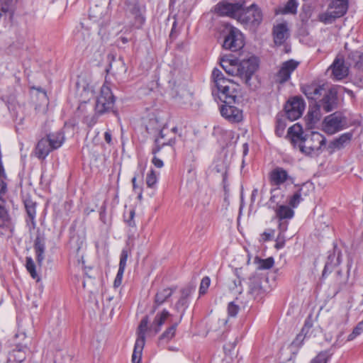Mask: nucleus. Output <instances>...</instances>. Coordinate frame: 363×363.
Masks as SVG:
<instances>
[{
    "label": "nucleus",
    "mask_w": 363,
    "mask_h": 363,
    "mask_svg": "<svg viewBox=\"0 0 363 363\" xmlns=\"http://www.w3.org/2000/svg\"><path fill=\"white\" fill-rule=\"evenodd\" d=\"M288 135L292 144L298 145L302 152L311 156L318 155L326 141L325 138L318 132H313L303 137L302 128L297 124L289 128Z\"/></svg>",
    "instance_id": "nucleus-1"
},
{
    "label": "nucleus",
    "mask_w": 363,
    "mask_h": 363,
    "mask_svg": "<svg viewBox=\"0 0 363 363\" xmlns=\"http://www.w3.org/2000/svg\"><path fill=\"white\" fill-rule=\"evenodd\" d=\"M220 65L227 74L238 77L242 82L248 84L252 76L256 72L258 65L255 58L238 62L236 58L223 57Z\"/></svg>",
    "instance_id": "nucleus-2"
},
{
    "label": "nucleus",
    "mask_w": 363,
    "mask_h": 363,
    "mask_svg": "<svg viewBox=\"0 0 363 363\" xmlns=\"http://www.w3.org/2000/svg\"><path fill=\"white\" fill-rule=\"evenodd\" d=\"M212 78L220 100L226 104L234 103L236 94L232 80L225 78L222 72L216 68L213 70Z\"/></svg>",
    "instance_id": "nucleus-3"
},
{
    "label": "nucleus",
    "mask_w": 363,
    "mask_h": 363,
    "mask_svg": "<svg viewBox=\"0 0 363 363\" xmlns=\"http://www.w3.org/2000/svg\"><path fill=\"white\" fill-rule=\"evenodd\" d=\"M348 9V0H333L326 11L318 15V19L325 24H330L343 16Z\"/></svg>",
    "instance_id": "nucleus-4"
},
{
    "label": "nucleus",
    "mask_w": 363,
    "mask_h": 363,
    "mask_svg": "<svg viewBox=\"0 0 363 363\" xmlns=\"http://www.w3.org/2000/svg\"><path fill=\"white\" fill-rule=\"evenodd\" d=\"M237 20L246 26L257 27L262 21V13L255 4H252L245 9H242L241 6Z\"/></svg>",
    "instance_id": "nucleus-5"
},
{
    "label": "nucleus",
    "mask_w": 363,
    "mask_h": 363,
    "mask_svg": "<svg viewBox=\"0 0 363 363\" xmlns=\"http://www.w3.org/2000/svg\"><path fill=\"white\" fill-rule=\"evenodd\" d=\"M126 15L130 18L132 26L136 28H140L145 21L143 15L145 6H142L138 0H133L128 1L126 4Z\"/></svg>",
    "instance_id": "nucleus-6"
},
{
    "label": "nucleus",
    "mask_w": 363,
    "mask_h": 363,
    "mask_svg": "<svg viewBox=\"0 0 363 363\" xmlns=\"http://www.w3.org/2000/svg\"><path fill=\"white\" fill-rule=\"evenodd\" d=\"M114 96L111 89L103 85L100 89V94L96 98L95 110L99 114H103L112 109L114 104Z\"/></svg>",
    "instance_id": "nucleus-7"
},
{
    "label": "nucleus",
    "mask_w": 363,
    "mask_h": 363,
    "mask_svg": "<svg viewBox=\"0 0 363 363\" xmlns=\"http://www.w3.org/2000/svg\"><path fill=\"white\" fill-rule=\"evenodd\" d=\"M313 189V183H301V184L295 185L293 194L287 198L288 206L294 210L303 200V196H308Z\"/></svg>",
    "instance_id": "nucleus-8"
},
{
    "label": "nucleus",
    "mask_w": 363,
    "mask_h": 363,
    "mask_svg": "<svg viewBox=\"0 0 363 363\" xmlns=\"http://www.w3.org/2000/svg\"><path fill=\"white\" fill-rule=\"evenodd\" d=\"M244 45L243 35L236 28L230 27L225 37L223 44V48L235 52L241 49Z\"/></svg>",
    "instance_id": "nucleus-9"
},
{
    "label": "nucleus",
    "mask_w": 363,
    "mask_h": 363,
    "mask_svg": "<svg viewBox=\"0 0 363 363\" xmlns=\"http://www.w3.org/2000/svg\"><path fill=\"white\" fill-rule=\"evenodd\" d=\"M276 217L279 219V230L280 233H284L288 228V220L294 217L295 212L291 207L286 204H279L275 210Z\"/></svg>",
    "instance_id": "nucleus-10"
},
{
    "label": "nucleus",
    "mask_w": 363,
    "mask_h": 363,
    "mask_svg": "<svg viewBox=\"0 0 363 363\" xmlns=\"http://www.w3.org/2000/svg\"><path fill=\"white\" fill-rule=\"evenodd\" d=\"M177 127L169 129L164 126L160 131L159 137L155 139L156 147L152 149V153L156 154L164 145H173L175 143V133Z\"/></svg>",
    "instance_id": "nucleus-11"
},
{
    "label": "nucleus",
    "mask_w": 363,
    "mask_h": 363,
    "mask_svg": "<svg viewBox=\"0 0 363 363\" xmlns=\"http://www.w3.org/2000/svg\"><path fill=\"white\" fill-rule=\"evenodd\" d=\"M284 108L286 117L293 121L302 116L305 108V103L302 99L296 96L288 101Z\"/></svg>",
    "instance_id": "nucleus-12"
},
{
    "label": "nucleus",
    "mask_w": 363,
    "mask_h": 363,
    "mask_svg": "<svg viewBox=\"0 0 363 363\" xmlns=\"http://www.w3.org/2000/svg\"><path fill=\"white\" fill-rule=\"evenodd\" d=\"M317 106L325 112H330L337 106V91L336 88L328 89L322 98L317 101Z\"/></svg>",
    "instance_id": "nucleus-13"
},
{
    "label": "nucleus",
    "mask_w": 363,
    "mask_h": 363,
    "mask_svg": "<svg viewBox=\"0 0 363 363\" xmlns=\"http://www.w3.org/2000/svg\"><path fill=\"white\" fill-rule=\"evenodd\" d=\"M323 125L325 133L330 135L335 134L342 128L344 118L341 113L335 112L325 118Z\"/></svg>",
    "instance_id": "nucleus-14"
},
{
    "label": "nucleus",
    "mask_w": 363,
    "mask_h": 363,
    "mask_svg": "<svg viewBox=\"0 0 363 363\" xmlns=\"http://www.w3.org/2000/svg\"><path fill=\"white\" fill-rule=\"evenodd\" d=\"M299 62L294 60H289L284 62L275 76V81L279 84H284L289 81L291 74L298 67Z\"/></svg>",
    "instance_id": "nucleus-15"
},
{
    "label": "nucleus",
    "mask_w": 363,
    "mask_h": 363,
    "mask_svg": "<svg viewBox=\"0 0 363 363\" xmlns=\"http://www.w3.org/2000/svg\"><path fill=\"white\" fill-rule=\"evenodd\" d=\"M240 7L241 4L239 3H230L223 1L215 6L214 11L219 16H228L237 19Z\"/></svg>",
    "instance_id": "nucleus-16"
},
{
    "label": "nucleus",
    "mask_w": 363,
    "mask_h": 363,
    "mask_svg": "<svg viewBox=\"0 0 363 363\" xmlns=\"http://www.w3.org/2000/svg\"><path fill=\"white\" fill-rule=\"evenodd\" d=\"M231 104L224 103L220 108V114L230 123H238L242 120V112Z\"/></svg>",
    "instance_id": "nucleus-17"
},
{
    "label": "nucleus",
    "mask_w": 363,
    "mask_h": 363,
    "mask_svg": "<svg viewBox=\"0 0 363 363\" xmlns=\"http://www.w3.org/2000/svg\"><path fill=\"white\" fill-rule=\"evenodd\" d=\"M328 89L324 84L320 85L315 83L306 84L301 87V91L306 96L308 99L315 101H318Z\"/></svg>",
    "instance_id": "nucleus-18"
},
{
    "label": "nucleus",
    "mask_w": 363,
    "mask_h": 363,
    "mask_svg": "<svg viewBox=\"0 0 363 363\" xmlns=\"http://www.w3.org/2000/svg\"><path fill=\"white\" fill-rule=\"evenodd\" d=\"M352 58L355 60V74L353 78L354 84L363 89V53L354 52L352 53Z\"/></svg>",
    "instance_id": "nucleus-19"
},
{
    "label": "nucleus",
    "mask_w": 363,
    "mask_h": 363,
    "mask_svg": "<svg viewBox=\"0 0 363 363\" xmlns=\"http://www.w3.org/2000/svg\"><path fill=\"white\" fill-rule=\"evenodd\" d=\"M332 77L335 80H341L346 77L349 73V68L345 64L342 59L336 58L330 65Z\"/></svg>",
    "instance_id": "nucleus-20"
},
{
    "label": "nucleus",
    "mask_w": 363,
    "mask_h": 363,
    "mask_svg": "<svg viewBox=\"0 0 363 363\" xmlns=\"http://www.w3.org/2000/svg\"><path fill=\"white\" fill-rule=\"evenodd\" d=\"M148 318L144 317L138 328V338L135 341L133 351L143 352L145 343V333L148 326Z\"/></svg>",
    "instance_id": "nucleus-21"
},
{
    "label": "nucleus",
    "mask_w": 363,
    "mask_h": 363,
    "mask_svg": "<svg viewBox=\"0 0 363 363\" xmlns=\"http://www.w3.org/2000/svg\"><path fill=\"white\" fill-rule=\"evenodd\" d=\"M273 36L274 43L277 45H281L289 37V31L287 24L285 23H279L274 26Z\"/></svg>",
    "instance_id": "nucleus-22"
},
{
    "label": "nucleus",
    "mask_w": 363,
    "mask_h": 363,
    "mask_svg": "<svg viewBox=\"0 0 363 363\" xmlns=\"http://www.w3.org/2000/svg\"><path fill=\"white\" fill-rule=\"evenodd\" d=\"M228 168L227 164L223 160H218L214 162L211 170V174L215 180L225 182L227 179Z\"/></svg>",
    "instance_id": "nucleus-23"
},
{
    "label": "nucleus",
    "mask_w": 363,
    "mask_h": 363,
    "mask_svg": "<svg viewBox=\"0 0 363 363\" xmlns=\"http://www.w3.org/2000/svg\"><path fill=\"white\" fill-rule=\"evenodd\" d=\"M340 256L341 252L340 251L337 252V255H336V250L335 247L333 252H330L328 256L327 261L323 271V277L325 276L327 273H330L335 267L340 264Z\"/></svg>",
    "instance_id": "nucleus-24"
},
{
    "label": "nucleus",
    "mask_w": 363,
    "mask_h": 363,
    "mask_svg": "<svg viewBox=\"0 0 363 363\" xmlns=\"http://www.w3.org/2000/svg\"><path fill=\"white\" fill-rule=\"evenodd\" d=\"M181 297L175 304V309L181 313L179 322H180L183 318L184 313L186 308L188 307V297L191 294V289H183L181 291Z\"/></svg>",
    "instance_id": "nucleus-25"
},
{
    "label": "nucleus",
    "mask_w": 363,
    "mask_h": 363,
    "mask_svg": "<svg viewBox=\"0 0 363 363\" xmlns=\"http://www.w3.org/2000/svg\"><path fill=\"white\" fill-rule=\"evenodd\" d=\"M34 250L36 255V261L40 266L45 259V240L41 235H38L34 242Z\"/></svg>",
    "instance_id": "nucleus-26"
},
{
    "label": "nucleus",
    "mask_w": 363,
    "mask_h": 363,
    "mask_svg": "<svg viewBox=\"0 0 363 363\" xmlns=\"http://www.w3.org/2000/svg\"><path fill=\"white\" fill-rule=\"evenodd\" d=\"M172 288L162 289L157 291L155 297V303L152 306V313H155L157 308L163 304L173 294Z\"/></svg>",
    "instance_id": "nucleus-27"
},
{
    "label": "nucleus",
    "mask_w": 363,
    "mask_h": 363,
    "mask_svg": "<svg viewBox=\"0 0 363 363\" xmlns=\"http://www.w3.org/2000/svg\"><path fill=\"white\" fill-rule=\"evenodd\" d=\"M249 293L255 298H261L264 293L261 285V281L258 277H252L250 279Z\"/></svg>",
    "instance_id": "nucleus-28"
},
{
    "label": "nucleus",
    "mask_w": 363,
    "mask_h": 363,
    "mask_svg": "<svg viewBox=\"0 0 363 363\" xmlns=\"http://www.w3.org/2000/svg\"><path fill=\"white\" fill-rule=\"evenodd\" d=\"M169 316L170 313L166 309H164L162 312L158 313L155 317L150 329L154 330L155 333H157L159 331H160L161 327Z\"/></svg>",
    "instance_id": "nucleus-29"
},
{
    "label": "nucleus",
    "mask_w": 363,
    "mask_h": 363,
    "mask_svg": "<svg viewBox=\"0 0 363 363\" xmlns=\"http://www.w3.org/2000/svg\"><path fill=\"white\" fill-rule=\"evenodd\" d=\"M52 150L47 137L42 138L36 146V154L40 158H45Z\"/></svg>",
    "instance_id": "nucleus-30"
},
{
    "label": "nucleus",
    "mask_w": 363,
    "mask_h": 363,
    "mask_svg": "<svg viewBox=\"0 0 363 363\" xmlns=\"http://www.w3.org/2000/svg\"><path fill=\"white\" fill-rule=\"evenodd\" d=\"M352 138V133H345L342 134L340 137L335 139L331 143L330 147L334 149H342L351 141Z\"/></svg>",
    "instance_id": "nucleus-31"
},
{
    "label": "nucleus",
    "mask_w": 363,
    "mask_h": 363,
    "mask_svg": "<svg viewBox=\"0 0 363 363\" xmlns=\"http://www.w3.org/2000/svg\"><path fill=\"white\" fill-rule=\"evenodd\" d=\"M108 72H111L113 74H119L121 73H125L127 72V67L122 58L113 60V62H110L109 68L107 69Z\"/></svg>",
    "instance_id": "nucleus-32"
},
{
    "label": "nucleus",
    "mask_w": 363,
    "mask_h": 363,
    "mask_svg": "<svg viewBox=\"0 0 363 363\" xmlns=\"http://www.w3.org/2000/svg\"><path fill=\"white\" fill-rule=\"evenodd\" d=\"M23 203L27 215L30 222L34 225L36 216V203L30 198H25L23 199Z\"/></svg>",
    "instance_id": "nucleus-33"
},
{
    "label": "nucleus",
    "mask_w": 363,
    "mask_h": 363,
    "mask_svg": "<svg viewBox=\"0 0 363 363\" xmlns=\"http://www.w3.org/2000/svg\"><path fill=\"white\" fill-rule=\"evenodd\" d=\"M47 138L51 145V147L54 150L58 149L62 146L65 141V136L62 132H56L50 133Z\"/></svg>",
    "instance_id": "nucleus-34"
},
{
    "label": "nucleus",
    "mask_w": 363,
    "mask_h": 363,
    "mask_svg": "<svg viewBox=\"0 0 363 363\" xmlns=\"http://www.w3.org/2000/svg\"><path fill=\"white\" fill-rule=\"evenodd\" d=\"M271 182H286L291 179L286 170L281 167L273 169L270 174Z\"/></svg>",
    "instance_id": "nucleus-35"
},
{
    "label": "nucleus",
    "mask_w": 363,
    "mask_h": 363,
    "mask_svg": "<svg viewBox=\"0 0 363 363\" xmlns=\"http://www.w3.org/2000/svg\"><path fill=\"white\" fill-rule=\"evenodd\" d=\"M129 255V252L127 249H123L121 251L119 262V268L116 278L123 279L124 271L126 267L127 259Z\"/></svg>",
    "instance_id": "nucleus-36"
},
{
    "label": "nucleus",
    "mask_w": 363,
    "mask_h": 363,
    "mask_svg": "<svg viewBox=\"0 0 363 363\" xmlns=\"http://www.w3.org/2000/svg\"><path fill=\"white\" fill-rule=\"evenodd\" d=\"M135 211L131 208L124 212L123 219L126 225L131 229H136V223L135 221Z\"/></svg>",
    "instance_id": "nucleus-37"
},
{
    "label": "nucleus",
    "mask_w": 363,
    "mask_h": 363,
    "mask_svg": "<svg viewBox=\"0 0 363 363\" xmlns=\"http://www.w3.org/2000/svg\"><path fill=\"white\" fill-rule=\"evenodd\" d=\"M145 183H133V187L134 192L137 194L138 200L141 201L143 198V189ZM156 183H145L146 189H154L155 188Z\"/></svg>",
    "instance_id": "nucleus-38"
},
{
    "label": "nucleus",
    "mask_w": 363,
    "mask_h": 363,
    "mask_svg": "<svg viewBox=\"0 0 363 363\" xmlns=\"http://www.w3.org/2000/svg\"><path fill=\"white\" fill-rule=\"evenodd\" d=\"M26 348V346L17 345L16 349L13 350L11 354V357L18 363L22 362L26 359V353L24 350Z\"/></svg>",
    "instance_id": "nucleus-39"
},
{
    "label": "nucleus",
    "mask_w": 363,
    "mask_h": 363,
    "mask_svg": "<svg viewBox=\"0 0 363 363\" xmlns=\"http://www.w3.org/2000/svg\"><path fill=\"white\" fill-rule=\"evenodd\" d=\"M179 322L175 323L171 326H169L160 336V340H164L166 342L172 340L176 333L177 327L178 325Z\"/></svg>",
    "instance_id": "nucleus-40"
},
{
    "label": "nucleus",
    "mask_w": 363,
    "mask_h": 363,
    "mask_svg": "<svg viewBox=\"0 0 363 363\" xmlns=\"http://www.w3.org/2000/svg\"><path fill=\"white\" fill-rule=\"evenodd\" d=\"M26 267L31 277L36 279L37 281H39L40 279L36 272L35 264L33 259L30 257H26Z\"/></svg>",
    "instance_id": "nucleus-41"
},
{
    "label": "nucleus",
    "mask_w": 363,
    "mask_h": 363,
    "mask_svg": "<svg viewBox=\"0 0 363 363\" xmlns=\"http://www.w3.org/2000/svg\"><path fill=\"white\" fill-rule=\"evenodd\" d=\"M13 1L7 0L4 3L0 4V17L4 15L9 14L10 16L13 13Z\"/></svg>",
    "instance_id": "nucleus-42"
},
{
    "label": "nucleus",
    "mask_w": 363,
    "mask_h": 363,
    "mask_svg": "<svg viewBox=\"0 0 363 363\" xmlns=\"http://www.w3.org/2000/svg\"><path fill=\"white\" fill-rule=\"evenodd\" d=\"M298 2L297 0H289L285 5L283 13H296L297 11Z\"/></svg>",
    "instance_id": "nucleus-43"
},
{
    "label": "nucleus",
    "mask_w": 363,
    "mask_h": 363,
    "mask_svg": "<svg viewBox=\"0 0 363 363\" xmlns=\"http://www.w3.org/2000/svg\"><path fill=\"white\" fill-rule=\"evenodd\" d=\"M286 124L285 122V119L282 118H277L276 121V128L275 133L277 135L281 137L283 135L284 133V130L286 128Z\"/></svg>",
    "instance_id": "nucleus-44"
},
{
    "label": "nucleus",
    "mask_w": 363,
    "mask_h": 363,
    "mask_svg": "<svg viewBox=\"0 0 363 363\" xmlns=\"http://www.w3.org/2000/svg\"><path fill=\"white\" fill-rule=\"evenodd\" d=\"M363 332V320L359 322L347 337V341L353 340Z\"/></svg>",
    "instance_id": "nucleus-45"
},
{
    "label": "nucleus",
    "mask_w": 363,
    "mask_h": 363,
    "mask_svg": "<svg viewBox=\"0 0 363 363\" xmlns=\"http://www.w3.org/2000/svg\"><path fill=\"white\" fill-rule=\"evenodd\" d=\"M311 328V325H308L307 323L304 325V327L303 328L301 333L297 335L296 339L293 341V345L295 346L299 347L302 345V342L304 340L305 335L303 333L308 330Z\"/></svg>",
    "instance_id": "nucleus-46"
},
{
    "label": "nucleus",
    "mask_w": 363,
    "mask_h": 363,
    "mask_svg": "<svg viewBox=\"0 0 363 363\" xmlns=\"http://www.w3.org/2000/svg\"><path fill=\"white\" fill-rule=\"evenodd\" d=\"M94 91L93 86L89 84L86 86L82 85V96H84V99L89 100L91 97L94 96Z\"/></svg>",
    "instance_id": "nucleus-47"
},
{
    "label": "nucleus",
    "mask_w": 363,
    "mask_h": 363,
    "mask_svg": "<svg viewBox=\"0 0 363 363\" xmlns=\"http://www.w3.org/2000/svg\"><path fill=\"white\" fill-rule=\"evenodd\" d=\"M211 284V279L208 277H204L201 281L199 287V294L203 295L206 293Z\"/></svg>",
    "instance_id": "nucleus-48"
},
{
    "label": "nucleus",
    "mask_w": 363,
    "mask_h": 363,
    "mask_svg": "<svg viewBox=\"0 0 363 363\" xmlns=\"http://www.w3.org/2000/svg\"><path fill=\"white\" fill-rule=\"evenodd\" d=\"M274 261L273 257H268L264 259H261L259 262V268L261 269H271L274 265Z\"/></svg>",
    "instance_id": "nucleus-49"
},
{
    "label": "nucleus",
    "mask_w": 363,
    "mask_h": 363,
    "mask_svg": "<svg viewBox=\"0 0 363 363\" xmlns=\"http://www.w3.org/2000/svg\"><path fill=\"white\" fill-rule=\"evenodd\" d=\"M7 213L4 206V202L0 200V227L4 225L5 220H6Z\"/></svg>",
    "instance_id": "nucleus-50"
},
{
    "label": "nucleus",
    "mask_w": 363,
    "mask_h": 363,
    "mask_svg": "<svg viewBox=\"0 0 363 363\" xmlns=\"http://www.w3.org/2000/svg\"><path fill=\"white\" fill-rule=\"evenodd\" d=\"M239 311V306L234 303V302H230L228 306V315L231 317H235Z\"/></svg>",
    "instance_id": "nucleus-51"
},
{
    "label": "nucleus",
    "mask_w": 363,
    "mask_h": 363,
    "mask_svg": "<svg viewBox=\"0 0 363 363\" xmlns=\"http://www.w3.org/2000/svg\"><path fill=\"white\" fill-rule=\"evenodd\" d=\"M143 352L133 351L132 354V363H141Z\"/></svg>",
    "instance_id": "nucleus-52"
},
{
    "label": "nucleus",
    "mask_w": 363,
    "mask_h": 363,
    "mask_svg": "<svg viewBox=\"0 0 363 363\" xmlns=\"http://www.w3.org/2000/svg\"><path fill=\"white\" fill-rule=\"evenodd\" d=\"M311 363H326V354L324 353L318 354Z\"/></svg>",
    "instance_id": "nucleus-53"
},
{
    "label": "nucleus",
    "mask_w": 363,
    "mask_h": 363,
    "mask_svg": "<svg viewBox=\"0 0 363 363\" xmlns=\"http://www.w3.org/2000/svg\"><path fill=\"white\" fill-rule=\"evenodd\" d=\"M97 118L95 116H92L91 117H86L85 121L87 123V125L90 127L93 126L96 123Z\"/></svg>",
    "instance_id": "nucleus-54"
},
{
    "label": "nucleus",
    "mask_w": 363,
    "mask_h": 363,
    "mask_svg": "<svg viewBox=\"0 0 363 363\" xmlns=\"http://www.w3.org/2000/svg\"><path fill=\"white\" fill-rule=\"evenodd\" d=\"M152 162L156 167L160 168L163 166V162L156 156L153 157Z\"/></svg>",
    "instance_id": "nucleus-55"
},
{
    "label": "nucleus",
    "mask_w": 363,
    "mask_h": 363,
    "mask_svg": "<svg viewBox=\"0 0 363 363\" xmlns=\"http://www.w3.org/2000/svg\"><path fill=\"white\" fill-rule=\"evenodd\" d=\"M273 236V233H267L264 232L262 235V238L264 241H267L270 240Z\"/></svg>",
    "instance_id": "nucleus-56"
},
{
    "label": "nucleus",
    "mask_w": 363,
    "mask_h": 363,
    "mask_svg": "<svg viewBox=\"0 0 363 363\" xmlns=\"http://www.w3.org/2000/svg\"><path fill=\"white\" fill-rule=\"evenodd\" d=\"M104 139H105V141L108 144H111L112 137H111V133L109 131L105 132V133H104Z\"/></svg>",
    "instance_id": "nucleus-57"
},
{
    "label": "nucleus",
    "mask_w": 363,
    "mask_h": 363,
    "mask_svg": "<svg viewBox=\"0 0 363 363\" xmlns=\"http://www.w3.org/2000/svg\"><path fill=\"white\" fill-rule=\"evenodd\" d=\"M7 190L6 183H0V196L5 194Z\"/></svg>",
    "instance_id": "nucleus-58"
},
{
    "label": "nucleus",
    "mask_w": 363,
    "mask_h": 363,
    "mask_svg": "<svg viewBox=\"0 0 363 363\" xmlns=\"http://www.w3.org/2000/svg\"><path fill=\"white\" fill-rule=\"evenodd\" d=\"M153 179H155V175L153 171H151L150 174L147 177V179L146 182H150Z\"/></svg>",
    "instance_id": "nucleus-59"
},
{
    "label": "nucleus",
    "mask_w": 363,
    "mask_h": 363,
    "mask_svg": "<svg viewBox=\"0 0 363 363\" xmlns=\"http://www.w3.org/2000/svg\"><path fill=\"white\" fill-rule=\"evenodd\" d=\"M122 283V279H119V278H115V280H114V283H113V285H114V287H118Z\"/></svg>",
    "instance_id": "nucleus-60"
},
{
    "label": "nucleus",
    "mask_w": 363,
    "mask_h": 363,
    "mask_svg": "<svg viewBox=\"0 0 363 363\" xmlns=\"http://www.w3.org/2000/svg\"><path fill=\"white\" fill-rule=\"evenodd\" d=\"M257 194V189H254L252 192V195H251L252 199H254L256 196Z\"/></svg>",
    "instance_id": "nucleus-61"
},
{
    "label": "nucleus",
    "mask_w": 363,
    "mask_h": 363,
    "mask_svg": "<svg viewBox=\"0 0 363 363\" xmlns=\"http://www.w3.org/2000/svg\"><path fill=\"white\" fill-rule=\"evenodd\" d=\"M120 40L123 44L128 43V39L125 37L120 38Z\"/></svg>",
    "instance_id": "nucleus-62"
},
{
    "label": "nucleus",
    "mask_w": 363,
    "mask_h": 363,
    "mask_svg": "<svg viewBox=\"0 0 363 363\" xmlns=\"http://www.w3.org/2000/svg\"><path fill=\"white\" fill-rule=\"evenodd\" d=\"M136 180H137V177H133L132 178V179H131V182H136Z\"/></svg>",
    "instance_id": "nucleus-63"
},
{
    "label": "nucleus",
    "mask_w": 363,
    "mask_h": 363,
    "mask_svg": "<svg viewBox=\"0 0 363 363\" xmlns=\"http://www.w3.org/2000/svg\"><path fill=\"white\" fill-rule=\"evenodd\" d=\"M147 194L150 196H151L152 194H153V191H152L151 192L150 191H147Z\"/></svg>",
    "instance_id": "nucleus-64"
}]
</instances>
